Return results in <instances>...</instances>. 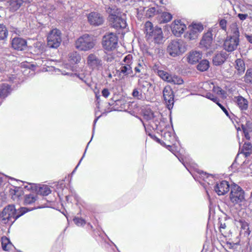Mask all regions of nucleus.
Returning a JSON list of instances; mask_svg holds the SVG:
<instances>
[{
	"mask_svg": "<svg viewBox=\"0 0 252 252\" xmlns=\"http://www.w3.org/2000/svg\"><path fill=\"white\" fill-rule=\"evenodd\" d=\"M27 208L22 207L17 210L13 205H9L3 210L0 218L2 223L12 224L18 218L27 212Z\"/></svg>",
	"mask_w": 252,
	"mask_h": 252,
	"instance_id": "f257e3e1",
	"label": "nucleus"
},
{
	"mask_svg": "<svg viewBox=\"0 0 252 252\" xmlns=\"http://www.w3.org/2000/svg\"><path fill=\"white\" fill-rule=\"evenodd\" d=\"M152 84L142 77L138 81L137 87L135 88L132 93V96L135 99L144 100L150 96L149 89Z\"/></svg>",
	"mask_w": 252,
	"mask_h": 252,
	"instance_id": "f03ea898",
	"label": "nucleus"
},
{
	"mask_svg": "<svg viewBox=\"0 0 252 252\" xmlns=\"http://www.w3.org/2000/svg\"><path fill=\"white\" fill-rule=\"evenodd\" d=\"M145 33L146 38L149 41H154L157 44L162 42L163 37L161 29L158 27L154 28L153 24L149 21L145 24Z\"/></svg>",
	"mask_w": 252,
	"mask_h": 252,
	"instance_id": "7ed1b4c3",
	"label": "nucleus"
},
{
	"mask_svg": "<svg viewBox=\"0 0 252 252\" xmlns=\"http://www.w3.org/2000/svg\"><path fill=\"white\" fill-rule=\"evenodd\" d=\"M187 50V45L183 40H174L169 43L167 48V53L172 57L182 55Z\"/></svg>",
	"mask_w": 252,
	"mask_h": 252,
	"instance_id": "20e7f679",
	"label": "nucleus"
},
{
	"mask_svg": "<svg viewBox=\"0 0 252 252\" xmlns=\"http://www.w3.org/2000/svg\"><path fill=\"white\" fill-rule=\"evenodd\" d=\"M229 199L234 205L240 206L245 201V192L242 189L236 184L231 185Z\"/></svg>",
	"mask_w": 252,
	"mask_h": 252,
	"instance_id": "39448f33",
	"label": "nucleus"
},
{
	"mask_svg": "<svg viewBox=\"0 0 252 252\" xmlns=\"http://www.w3.org/2000/svg\"><path fill=\"white\" fill-rule=\"evenodd\" d=\"M94 45V38L86 34L78 38L75 42L76 48L81 51H89L93 49Z\"/></svg>",
	"mask_w": 252,
	"mask_h": 252,
	"instance_id": "423d86ee",
	"label": "nucleus"
},
{
	"mask_svg": "<svg viewBox=\"0 0 252 252\" xmlns=\"http://www.w3.org/2000/svg\"><path fill=\"white\" fill-rule=\"evenodd\" d=\"M118 38L113 32L106 33L103 37L102 45L103 48L108 51L115 50L118 45Z\"/></svg>",
	"mask_w": 252,
	"mask_h": 252,
	"instance_id": "0eeeda50",
	"label": "nucleus"
},
{
	"mask_svg": "<svg viewBox=\"0 0 252 252\" xmlns=\"http://www.w3.org/2000/svg\"><path fill=\"white\" fill-rule=\"evenodd\" d=\"M62 42L61 32L57 29L52 30L47 36V45L50 48H57Z\"/></svg>",
	"mask_w": 252,
	"mask_h": 252,
	"instance_id": "6e6552de",
	"label": "nucleus"
},
{
	"mask_svg": "<svg viewBox=\"0 0 252 252\" xmlns=\"http://www.w3.org/2000/svg\"><path fill=\"white\" fill-rule=\"evenodd\" d=\"M143 116V121L142 123L147 132V127L149 126L151 127V123L153 125L154 121H157V119H160L161 118V114L158 112H153L148 109L144 110Z\"/></svg>",
	"mask_w": 252,
	"mask_h": 252,
	"instance_id": "1a4fd4ad",
	"label": "nucleus"
},
{
	"mask_svg": "<svg viewBox=\"0 0 252 252\" xmlns=\"http://www.w3.org/2000/svg\"><path fill=\"white\" fill-rule=\"evenodd\" d=\"M188 31L185 34V37L189 40H194L198 37L199 34L204 29L201 23H192L188 27Z\"/></svg>",
	"mask_w": 252,
	"mask_h": 252,
	"instance_id": "9d476101",
	"label": "nucleus"
},
{
	"mask_svg": "<svg viewBox=\"0 0 252 252\" xmlns=\"http://www.w3.org/2000/svg\"><path fill=\"white\" fill-rule=\"evenodd\" d=\"M109 20L112 27L116 29H124L126 23L124 18L120 16L119 12H111L109 16Z\"/></svg>",
	"mask_w": 252,
	"mask_h": 252,
	"instance_id": "9b49d317",
	"label": "nucleus"
},
{
	"mask_svg": "<svg viewBox=\"0 0 252 252\" xmlns=\"http://www.w3.org/2000/svg\"><path fill=\"white\" fill-rule=\"evenodd\" d=\"M132 56L131 54L126 55L122 61L121 66L119 71L120 74L127 76L132 73L131 65L132 64Z\"/></svg>",
	"mask_w": 252,
	"mask_h": 252,
	"instance_id": "f8f14e48",
	"label": "nucleus"
},
{
	"mask_svg": "<svg viewBox=\"0 0 252 252\" xmlns=\"http://www.w3.org/2000/svg\"><path fill=\"white\" fill-rule=\"evenodd\" d=\"M164 100L168 109L173 108L174 105V94L170 86H165L163 90Z\"/></svg>",
	"mask_w": 252,
	"mask_h": 252,
	"instance_id": "ddd939ff",
	"label": "nucleus"
},
{
	"mask_svg": "<svg viewBox=\"0 0 252 252\" xmlns=\"http://www.w3.org/2000/svg\"><path fill=\"white\" fill-rule=\"evenodd\" d=\"M239 42L240 39L227 36L223 44V49L228 52H232L237 49Z\"/></svg>",
	"mask_w": 252,
	"mask_h": 252,
	"instance_id": "4468645a",
	"label": "nucleus"
},
{
	"mask_svg": "<svg viewBox=\"0 0 252 252\" xmlns=\"http://www.w3.org/2000/svg\"><path fill=\"white\" fill-rule=\"evenodd\" d=\"M151 127L153 130H157L160 131L161 133L166 130L167 128L171 129L167 124V120L163 118L162 115L161 118L160 119H157V121H154L153 125L151 123Z\"/></svg>",
	"mask_w": 252,
	"mask_h": 252,
	"instance_id": "2eb2a0df",
	"label": "nucleus"
},
{
	"mask_svg": "<svg viewBox=\"0 0 252 252\" xmlns=\"http://www.w3.org/2000/svg\"><path fill=\"white\" fill-rule=\"evenodd\" d=\"M88 21L90 25L98 26L102 25L104 22L103 17L99 13L92 12L87 16Z\"/></svg>",
	"mask_w": 252,
	"mask_h": 252,
	"instance_id": "dca6fc26",
	"label": "nucleus"
},
{
	"mask_svg": "<svg viewBox=\"0 0 252 252\" xmlns=\"http://www.w3.org/2000/svg\"><path fill=\"white\" fill-rule=\"evenodd\" d=\"M87 63L93 69L99 70L102 66V61L94 54H91L88 56Z\"/></svg>",
	"mask_w": 252,
	"mask_h": 252,
	"instance_id": "f3484780",
	"label": "nucleus"
},
{
	"mask_svg": "<svg viewBox=\"0 0 252 252\" xmlns=\"http://www.w3.org/2000/svg\"><path fill=\"white\" fill-rule=\"evenodd\" d=\"M213 34L211 31L204 33L200 42V46L202 48L208 49L211 47L213 43Z\"/></svg>",
	"mask_w": 252,
	"mask_h": 252,
	"instance_id": "a211bd4d",
	"label": "nucleus"
},
{
	"mask_svg": "<svg viewBox=\"0 0 252 252\" xmlns=\"http://www.w3.org/2000/svg\"><path fill=\"white\" fill-rule=\"evenodd\" d=\"M228 182L222 181L217 183L214 187V190L219 195H223L226 193L230 189Z\"/></svg>",
	"mask_w": 252,
	"mask_h": 252,
	"instance_id": "6ab92c4d",
	"label": "nucleus"
},
{
	"mask_svg": "<svg viewBox=\"0 0 252 252\" xmlns=\"http://www.w3.org/2000/svg\"><path fill=\"white\" fill-rule=\"evenodd\" d=\"M172 33L176 36H180L186 29V26L181 20H175L171 24Z\"/></svg>",
	"mask_w": 252,
	"mask_h": 252,
	"instance_id": "aec40b11",
	"label": "nucleus"
},
{
	"mask_svg": "<svg viewBox=\"0 0 252 252\" xmlns=\"http://www.w3.org/2000/svg\"><path fill=\"white\" fill-rule=\"evenodd\" d=\"M11 45L13 49L18 51L25 50L27 48V41L20 37L14 38L11 41Z\"/></svg>",
	"mask_w": 252,
	"mask_h": 252,
	"instance_id": "412c9836",
	"label": "nucleus"
},
{
	"mask_svg": "<svg viewBox=\"0 0 252 252\" xmlns=\"http://www.w3.org/2000/svg\"><path fill=\"white\" fill-rule=\"evenodd\" d=\"M227 58L228 54L224 51L217 53L213 58V64L215 65H220L225 62Z\"/></svg>",
	"mask_w": 252,
	"mask_h": 252,
	"instance_id": "4be33fe9",
	"label": "nucleus"
},
{
	"mask_svg": "<svg viewBox=\"0 0 252 252\" xmlns=\"http://www.w3.org/2000/svg\"><path fill=\"white\" fill-rule=\"evenodd\" d=\"M201 58L202 54L200 52L193 51L189 53L187 58L189 63L194 64L197 63Z\"/></svg>",
	"mask_w": 252,
	"mask_h": 252,
	"instance_id": "5701e85b",
	"label": "nucleus"
},
{
	"mask_svg": "<svg viewBox=\"0 0 252 252\" xmlns=\"http://www.w3.org/2000/svg\"><path fill=\"white\" fill-rule=\"evenodd\" d=\"M234 101L241 110H246L248 107V100L242 96H235Z\"/></svg>",
	"mask_w": 252,
	"mask_h": 252,
	"instance_id": "b1692460",
	"label": "nucleus"
},
{
	"mask_svg": "<svg viewBox=\"0 0 252 252\" xmlns=\"http://www.w3.org/2000/svg\"><path fill=\"white\" fill-rule=\"evenodd\" d=\"M171 130V129H170ZM164 140L170 142L171 144H174L176 141V138L174 133L172 131L165 130L162 133Z\"/></svg>",
	"mask_w": 252,
	"mask_h": 252,
	"instance_id": "393cba45",
	"label": "nucleus"
},
{
	"mask_svg": "<svg viewBox=\"0 0 252 252\" xmlns=\"http://www.w3.org/2000/svg\"><path fill=\"white\" fill-rule=\"evenodd\" d=\"M9 8L11 11H15L18 10L23 3V0H9Z\"/></svg>",
	"mask_w": 252,
	"mask_h": 252,
	"instance_id": "a878e982",
	"label": "nucleus"
},
{
	"mask_svg": "<svg viewBox=\"0 0 252 252\" xmlns=\"http://www.w3.org/2000/svg\"><path fill=\"white\" fill-rule=\"evenodd\" d=\"M230 34L228 36L230 37L239 39L240 32L236 23H233L230 26Z\"/></svg>",
	"mask_w": 252,
	"mask_h": 252,
	"instance_id": "bb28decb",
	"label": "nucleus"
},
{
	"mask_svg": "<svg viewBox=\"0 0 252 252\" xmlns=\"http://www.w3.org/2000/svg\"><path fill=\"white\" fill-rule=\"evenodd\" d=\"M11 91L9 85L7 84H2L0 86V97L5 98Z\"/></svg>",
	"mask_w": 252,
	"mask_h": 252,
	"instance_id": "cd10ccee",
	"label": "nucleus"
},
{
	"mask_svg": "<svg viewBox=\"0 0 252 252\" xmlns=\"http://www.w3.org/2000/svg\"><path fill=\"white\" fill-rule=\"evenodd\" d=\"M245 119L246 120V124H242L241 125V127L239 126L237 127V130H241L242 129L243 131H248V132H252V123L249 121H247L245 118H243L242 120Z\"/></svg>",
	"mask_w": 252,
	"mask_h": 252,
	"instance_id": "c85d7f7f",
	"label": "nucleus"
},
{
	"mask_svg": "<svg viewBox=\"0 0 252 252\" xmlns=\"http://www.w3.org/2000/svg\"><path fill=\"white\" fill-rule=\"evenodd\" d=\"M235 68L239 74L243 73L245 70V65L244 62L240 59H237L235 61Z\"/></svg>",
	"mask_w": 252,
	"mask_h": 252,
	"instance_id": "c756f323",
	"label": "nucleus"
},
{
	"mask_svg": "<svg viewBox=\"0 0 252 252\" xmlns=\"http://www.w3.org/2000/svg\"><path fill=\"white\" fill-rule=\"evenodd\" d=\"M1 245L2 249L4 251H9L13 246L9 239L6 237H2L1 238Z\"/></svg>",
	"mask_w": 252,
	"mask_h": 252,
	"instance_id": "7c9ffc66",
	"label": "nucleus"
},
{
	"mask_svg": "<svg viewBox=\"0 0 252 252\" xmlns=\"http://www.w3.org/2000/svg\"><path fill=\"white\" fill-rule=\"evenodd\" d=\"M11 194L14 200H18L22 195L23 191L20 188L14 187V189L11 190Z\"/></svg>",
	"mask_w": 252,
	"mask_h": 252,
	"instance_id": "2f4dec72",
	"label": "nucleus"
},
{
	"mask_svg": "<svg viewBox=\"0 0 252 252\" xmlns=\"http://www.w3.org/2000/svg\"><path fill=\"white\" fill-rule=\"evenodd\" d=\"M168 82L173 84L181 85L183 83V80L176 75H171L168 78Z\"/></svg>",
	"mask_w": 252,
	"mask_h": 252,
	"instance_id": "473e14b6",
	"label": "nucleus"
},
{
	"mask_svg": "<svg viewBox=\"0 0 252 252\" xmlns=\"http://www.w3.org/2000/svg\"><path fill=\"white\" fill-rule=\"evenodd\" d=\"M209 67V62L207 60H202L197 65V69L201 71L207 70Z\"/></svg>",
	"mask_w": 252,
	"mask_h": 252,
	"instance_id": "72a5a7b5",
	"label": "nucleus"
},
{
	"mask_svg": "<svg viewBox=\"0 0 252 252\" xmlns=\"http://www.w3.org/2000/svg\"><path fill=\"white\" fill-rule=\"evenodd\" d=\"M69 60L72 63H77L80 62L81 57L76 52L70 53L69 55Z\"/></svg>",
	"mask_w": 252,
	"mask_h": 252,
	"instance_id": "f704fd0d",
	"label": "nucleus"
},
{
	"mask_svg": "<svg viewBox=\"0 0 252 252\" xmlns=\"http://www.w3.org/2000/svg\"><path fill=\"white\" fill-rule=\"evenodd\" d=\"M252 148V145L250 142H245L242 149V152L246 157L248 156L250 154V151Z\"/></svg>",
	"mask_w": 252,
	"mask_h": 252,
	"instance_id": "c9c22d12",
	"label": "nucleus"
},
{
	"mask_svg": "<svg viewBox=\"0 0 252 252\" xmlns=\"http://www.w3.org/2000/svg\"><path fill=\"white\" fill-rule=\"evenodd\" d=\"M8 35L6 28L3 24H0V40L5 39Z\"/></svg>",
	"mask_w": 252,
	"mask_h": 252,
	"instance_id": "e433bc0d",
	"label": "nucleus"
},
{
	"mask_svg": "<svg viewBox=\"0 0 252 252\" xmlns=\"http://www.w3.org/2000/svg\"><path fill=\"white\" fill-rule=\"evenodd\" d=\"M38 192L43 196H46L50 193L51 190L47 186L43 185L39 188Z\"/></svg>",
	"mask_w": 252,
	"mask_h": 252,
	"instance_id": "4c0bfd02",
	"label": "nucleus"
},
{
	"mask_svg": "<svg viewBox=\"0 0 252 252\" xmlns=\"http://www.w3.org/2000/svg\"><path fill=\"white\" fill-rule=\"evenodd\" d=\"M244 81L247 83L252 84V69H247L244 77Z\"/></svg>",
	"mask_w": 252,
	"mask_h": 252,
	"instance_id": "58836bf2",
	"label": "nucleus"
},
{
	"mask_svg": "<svg viewBox=\"0 0 252 252\" xmlns=\"http://www.w3.org/2000/svg\"><path fill=\"white\" fill-rule=\"evenodd\" d=\"M134 69L136 73H143L145 72V65L142 62H140L138 63L137 65L135 67Z\"/></svg>",
	"mask_w": 252,
	"mask_h": 252,
	"instance_id": "ea45409f",
	"label": "nucleus"
},
{
	"mask_svg": "<svg viewBox=\"0 0 252 252\" xmlns=\"http://www.w3.org/2000/svg\"><path fill=\"white\" fill-rule=\"evenodd\" d=\"M36 200L35 197L33 195L29 194L26 195L24 200V203L26 205L31 204L34 202Z\"/></svg>",
	"mask_w": 252,
	"mask_h": 252,
	"instance_id": "a19ab883",
	"label": "nucleus"
},
{
	"mask_svg": "<svg viewBox=\"0 0 252 252\" xmlns=\"http://www.w3.org/2000/svg\"><path fill=\"white\" fill-rule=\"evenodd\" d=\"M172 18V15L168 12H163L161 15L162 22L167 23L169 22Z\"/></svg>",
	"mask_w": 252,
	"mask_h": 252,
	"instance_id": "79ce46f5",
	"label": "nucleus"
},
{
	"mask_svg": "<svg viewBox=\"0 0 252 252\" xmlns=\"http://www.w3.org/2000/svg\"><path fill=\"white\" fill-rule=\"evenodd\" d=\"M158 74L163 80L167 82L168 81V78L170 76V74H169L168 73L163 70H160L158 71Z\"/></svg>",
	"mask_w": 252,
	"mask_h": 252,
	"instance_id": "37998d69",
	"label": "nucleus"
},
{
	"mask_svg": "<svg viewBox=\"0 0 252 252\" xmlns=\"http://www.w3.org/2000/svg\"><path fill=\"white\" fill-rule=\"evenodd\" d=\"M74 223L78 226H83L86 224V221L84 219L79 218H75L73 219Z\"/></svg>",
	"mask_w": 252,
	"mask_h": 252,
	"instance_id": "c03bdc74",
	"label": "nucleus"
},
{
	"mask_svg": "<svg viewBox=\"0 0 252 252\" xmlns=\"http://www.w3.org/2000/svg\"><path fill=\"white\" fill-rule=\"evenodd\" d=\"M206 97L217 104H218L219 102L218 98L211 93H207L206 94Z\"/></svg>",
	"mask_w": 252,
	"mask_h": 252,
	"instance_id": "a18cd8bd",
	"label": "nucleus"
},
{
	"mask_svg": "<svg viewBox=\"0 0 252 252\" xmlns=\"http://www.w3.org/2000/svg\"><path fill=\"white\" fill-rule=\"evenodd\" d=\"M157 12V11L155 7L149 8L147 12V14L149 16L151 17L155 15Z\"/></svg>",
	"mask_w": 252,
	"mask_h": 252,
	"instance_id": "49530a36",
	"label": "nucleus"
},
{
	"mask_svg": "<svg viewBox=\"0 0 252 252\" xmlns=\"http://www.w3.org/2000/svg\"><path fill=\"white\" fill-rule=\"evenodd\" d=\"M220 26L221 27V28L226 31V25H227V21L226 20L224 19H221L220 20L219 22Z\"/></svg>",
	"mask_w": 252,
	"mask_h": 252,
	"instance_id": "de8ad7c7",
	"label": "nucleus"
},
{
	"mask_svg": "<svg viewBox=\"0 0 252 252\" xmlns=\"http://www.w3.org/2000/svg\"><path fill=\"white\" fill-rule=\"evenodd\" d=\"M102 95L105 98H107L110 95V92L107 89H104L101 92Z\"/></svg>",
	"mask_w": 252,
	"mask_h": 252,
	"instance_id": "09e8293b",
	"label": "nucleus"
},
{
	"mask_svg": "<svg viewBox=\"0 0 252 252\" xmlns=\"http://www.w3.org/2000/svg\"><path fill=\"white\" fill-rule=\"evenodd\" d=\"M218 106H220V107L221 109V110L224 112V113L226 114V115L230 118V116L229 115V113L228 110L225 108L224 106H223L221 104L218 102L217 104Z\"/></svg>",
	"mask_w": 252,
	"mask_h": 252,
	"instance_id": "8fccbe9b",
	"label": "nucleus"
},
{
	"mask_svg": "<svg viewBox=\"0 0 252 252\" xmlns=\"http://www.w3.org/2000/svg\"><path fill=\"white\" fill-rule=\"evenodd\" d=\"M238 17L239 19L241 20H245L247 17H248L247 14H239L238 15Z\"/></svg>",
	"mask_w": 252,
	"mask_h": 252,
	"instance_id": "3c124183",
	"label": "nucleus"
},
{
	"mask_svg": "<svg viewBox=\"0 0 252 252\" xmlns=\"http://www.w3.org/2000/svg\"><path fill=\"white\" fill-rule=\"evenodd\" d=\"M105 60L107 62H111L112 61H113L114 58L112 56H111L107 55L106 57H105Z\"/></svg>",
	"mask_w": 252,
	"mask_h": 252,
	"instance_id": "603ef678",
	"label": "nucleus"
},
{
	"mask_svg": "<svg viewBox=\"0 0 252 252\" xmlns=\"http://www.w3.org/2000/svg\"><path fill=\"white\" fill-rule=\"evenodd\" d=\"M245 36L249 42L252 44V34L251 35H248L245 34Z\"/></svg>",
	"mask_w": 252,
	"mask_h": 252,
	"instance_id": "864d4df0",
	"label": "nucleus"
},
{
	"mask_svg": "<svg viewBox=\"0 0 252 252\" xmlns=\"http://www.w3.org/2000/svg\"><path fill=\"white\" fill-rule=\"evenodd\" d=\"M90 142H91V141L88 143V145H89V143H90ZM88 145H87V147H88ZM86 150H87V149H86ZM86 150H85V152H86ZM85 153H84V155H83V156L82 158H81V159L80 160L79 163L77 164V165L76 166V167H75V168L74 169V170L73 171L72 173H74V172H75V170L76 169V168H77L78 167V166H79V165L80 163L81 162V160H82V158H84V156H85Z\"/></svg>",
	"mask_w": 252,
	"mask_h": 252,
	"instance_id": "5fc2aeb1",
	"label": "nucleus"
},
{
	"mask_svg": "<svg viewBox=\"0 0 252 252\" xmlns=\"http://www.w3.org/2000/svg\"><path fill=\"white\" fill-rule=\"evenodd\" d=\"M249 132H248V131H243V133H244L245 134V138L247 139H248L249 140L250 138V136L249 135Z\"/></svg>",
	"mask_w": 252,
	"mask_h": 252,
	"instance_id": "6e6d98bb",
	"label": "nucleus"
},
{
	"mask_svg": "<svg viewBox=\"0 0 252 252\" xmlns=\"http://www.w3.org/2000/svg\"><path fill=\"white\" fill-rule=\"evenodd\" d=\"M225 227H226V225H225V223H223V224L221 223L220 224V229H225Z\"/></svg>",
	"mask_w": 252,
	"mask_h": 252,
	"instance_id": "4d7b16f0",
	"label": "nucleus"
},
{
	"mask_svg": "<svg viewBox=\"0 0 252 252\" xmlns=\"http://www.w3.org/2000/svg\"><path fill=\"white\" fill-rule=\"evenodd\" d=\"M81 76H83L82 75H81ZM78 77L81 79L83 81H84V82L86 83V80H84V78L82 77V76H80V75H78Z\"/></svg>",
	"mask_w": 252,
	"mask_h": 252,
	"instance_id": "13d9d810",
	"label": "nucleus"
},
{
	"mask_svg": "<svg viewBox=\"0 0 252 252\" xmlns=\"http://www.w3.org/2000/svg\"><path fill=\"white\" fill-rule=\"evenodd\" d=\"M100 116H99L98 117H97L96 119H95V120H94V125L95 124V123H96L97 121L98 120V118H99Z\"/></svg>",
	"mask_w": 252,
	"mask_h": 252,
	"instance_id": "bf43d9fd",
	"label": "nucleus"
},
{
	"mask_svg": "<svg viewBox=\"0 0 252 252\" xmlns=\"http://www.w3.org/2000/svg\"><path fill=\"white\" fill-rule=\"evenodd\" d=\"M63 74L64 75H71V73L66 72V73H63Z\"/></svg>",
	"mask_w": 252,
	"mask_h": 252,
	"instance_id": "052dcab7",
	"label": "nucleus"
},
{
	"mask_svg": "<svg viewBox=\"0 0 252 252\" xmlns=\"http://www.w3.org/2000/svg\"><path fill=\"white\" fill-rule=\"evenodd\" d=\"M108 77H109V78H111L112 77V74L109 73L108 74Z\"/></svg>",
	"mask_w": 252,
	"mask_h": 252,
	"instance_id": "680f3d73",
	"label": "nucleus"
},
{
	"mask_svg": "<svg viewBox=\"0 0 252 252\" xmlns=\"http://www.w3.org/2000/svg\"><path fill=\"white\" fill-rule=\"evenodd\" d=\"M96 98H97V103H99V96H96Z\"/></svg>",
	"mask_w": 252,
	"mask_h": 252,
	"instance_id": "e2e57ef3",
	"label": "nucleus"
},
{
	"mask_svg": "<svg viewBox=\"0 0 252 252\" xmlns=\"http://www.w3.org/2000/svg\"><path fill=\"white\" fill-rule=\"evenodd\" d=\"M149 135L151 136V137H153V136L150 133H149Z\"/></svg>",
	"mask_w": 252,
	"mask_h": 252,
	"instance_id": "0e129e2a",
	"label": "nucleus"
},
{
	"mask_svg": "<svg viewBox=\"0 0 252 252\" xmlns=\"http://www.w3.org/2000/svg\"><path fill=\"white\" fill-rule=\"evenodd\" d=\"M113 104H111L110 103H109V105H112Z\"/></svg>",
	"mask_w": 252,
	"mask_h": 252,
	"instance_id": "69168bd1",
	"label": "nucleus"
},
{
	"mask_svg": "<svg viewBox=\"0 0 252 252\" xmlns=\"http://www.w3.org/2000/svg\"><path fill=\"white\" fill-rule=\"evenodd\" d=\"M10 179H11V180H14V179L13 178H10Z\"/></svg>",
	"mask_w": 252,
	"mask_h": 252,
	"instance_id": "338daca9",
	"label": "nucleus"
},
{
	"mask_svg": "<svg viewBox=\"0 0 252 252\" xmlns=\"http://www.w3.org/2000/svg\"><path fill=\"white\" fill-rule=\"evenodd\" d=\"M206 193H207V195H209L208 191H206Z\"/></svg>",
	"mask_w": 252,
	"mask_h": 252,
	"instance_id": "774afa93",
	"label": "nucleus"
}]
</instances>
